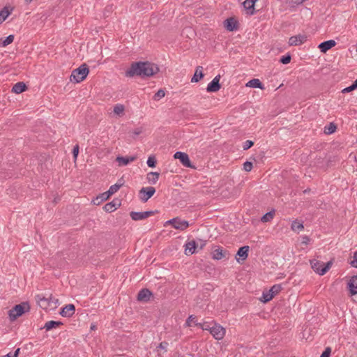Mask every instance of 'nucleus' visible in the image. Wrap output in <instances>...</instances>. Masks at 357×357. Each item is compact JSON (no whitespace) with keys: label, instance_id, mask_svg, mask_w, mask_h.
Wrapping results in <instances>:
<instances>
[{"label":"nucleus","instance_id":"13d9d810","mask_svg":"<svg viewBox=\"0 0 357 357\" xmlns=\"http://www.w3.org/2000/svg\"><path fill=\"white\" fill-rule=\"evenodd\" d=\"M107 195V192H104L102 193L100 196V198L101 199V201L102 200H106L109 197H105Z\"/></svg>","mask_w":357,"mask_h":357},{"label":"nucleus","instance_id":"72a5a7b5","mask_svg":"<svg viewBox=\"0 0 357 357\" xmlns=\"http://www.w3.org/2000/svg\"><path fill=\"white\" fill-rule=\"evenodd\" d=\"M14 40V36L9 35L7 36L2 42L0 43V47H6L7 45L11 44Z\"/></svg>","mask_w":357,"mask_h":357},{"label":"nucleus","instance_id":"4be33fe9","mask_svg":"<svg viewBox=\"0 0 357 357\" xmlns=\"http://www.w3.org/2000/svg\"><path fill=\"white\" fill-rule=\"evenodd\" d=\"M204 75L203 73V67L197 66L196 68L195 74L191 79V82H198L200 79L204 77Z\"/></svg>","mask_w":357,"mask_h":357},{"label":"nucleus","instance_id":"a878e982","mask_svg":"<svg viewBox=\"0 0 357 357\" xmlns=\"http://www.w3.org/2000/svg\"><path fill=\"white\" fill-rule=\"evenodd\" d=\"M246 86L251 87V88H256V89H264V84L259 79H252L250 80L247 84Z\"/></svg>","mask_w":357,"mask_h":357},{"label":"nucleus","instance_id":"de8ad7c7","mask_svg":"<svg viewBox=\"0 0 357 357\" xmlns=\"http://www.w3.org/2000/svg\"><path fill=\"white\" fill-rule=\"evenodd\" d=\"M350 264L351 266L357 268V250L354 252L353 259L351 261Z\"/></svg>","mask_w":357,"mask_h":357},{"label":"nucleus","instance_id":"a211bd4d","mask_svg":"<svg viewBox=\"0 0 357 357\" xmlns=\"http://www.w3.org/2000/svg\"><path fill=\"white\" fill-rule=\"evenodd\" d=\"M227 255V251L224 250L222 248L218 247L217 249L212 252V257L214 259L220 260L225 258Z\"/></svg>","mask_w":357,"mask_h":357},{"label":"nucleus","instance_id":"3c124183","mask_svg":"<svg viewBox=\"0 0 357 357\" xmlns=\"http://www.w3.org/2000/svg\"><path fill=\"white\" fill-rule=\"evenodd\" d=\"M78 153H79V146L76 145L74 146V148L73 149V157L75 159H76L77 158Z\"/></svg>","mask_w":357,"mask_h":357},{"label":"nucleus","instance_id":"b1692460","mask_svg":"<svg viewBox=\"0 0 357 357\" xmlns=\"http://www.w3.org/2000/svg\"><path fill=\"white\" fill-rule=\"evenodd\" d=\"M189 227V222L186 220H182L179 218H176V223L174 225L176 229L183 231Z\"/></svg>","mask_w":357,"mask_h":357},{"label":"nucleus","instance_id":"37998d69","mask_svg":"<svg viewBox=\"0 0 357 357\" xmlns=\"http://www.w3.org/2000/svg\"><path fill=\"white\" fill-rule=\"evenodd\" d=\"M254 145V142L252 140H246L243 145V150H248Z\"/></svg>","mask_w":357,"mask_h":357},{"label":"nucleus","instance_id":"8fccbe9b","mask_svg":"<svg viewBox=\"0 0 357 357\" xmlns=\"http://www.w3.org/2000/svg\"><path fill=\"white\" fill-rule=\"evenodd\" d=\"M109 189L114 194L120 189V185H112Z\"/></svg>","mask_w":357,"mask_h":357},{"label":"nucleus","instance_id":"bb28decb","mask_svg":"<svg viewBox=\"0 0 357 357\" xmlns=\"http://www.w3.org/2000/svg\"><path fill=\"white\" fill-rule=\"evenodd\" d=\"M159 176L160 173L151 172L147 174V179L149 183L155 184L158 181Z\"/></svg>","mask_w":357,"mask_h":357},{"label":"nucleus","instance_id":"f704fd0d","mask_svg":"<svg viewBox=\"0 0 357 357\" xmlns=\"http://www.w3.org/2000/svg\"><path fill=\"white\" fill-rule=\"evenodd\" d=\"M356 89H357V79L351 84V85L342 89V92L343 93H349Z\"/></svg>","mask_w":357,"mask_h":357},{"label":"nucleus","instance_id":"a19ab883","mask_svg":"<svg viewBox=\"0 0 357 357\" xmlns=\"http://www.w3.org/2000/svg\"><path fill=\"white\" fill-rule=\"evenodd\" d=\"M191 322H194L195 324L197 323V317L195 316L190 315L188 317V318L186 319L185 325L186 326H191Z\"/></svg>","mask_w":357,"mask_h":357},{"label":"nucleus","instance_id":"0e129e2a","mask_svg":"<svg viewBox=\"0 0 357 357\" xmlns=\"http://www.w3.org/2000/svg\"><path fill=\"white\" fill-rule=\"evenodd\" d=\"M140 132H141L140 131H137V130H136V131H135V132H134V133H135V135H139V134H140Z\"/></svg>","mask_w":357,"mask_h":357},{"label":"nucleus","instance_id":"39448f33","mask_svg":"<svg viewBox=\"0 0 357 357\" xmlns=\"http://www.w3.org/2000/svg\"><path fill=\"white\" fill-rule=\"evenodd\" d=\"M155 192L154 187H144L139 192V199L143 203L146 202Z\"/></svg>","mask_w":357,"mask_h":357},{"label":"nucleus","instance_id":"c85d7f7f","mask_svg":"<svg viewBox=\"0 0 357 357\" xmlns=\"http://www.w3.org/2000/svg\"><path fill=\"white\" fill-rule=\"evenodd\" d=\"M130 216L132 220L138 221L144 220L142 212L132 211L130 213Z\"/></svg>","mask_w":357,"mask_h":357},{"label":"nucleus","instance_id":"ddd939ff","mask_svg":"<svg viewBox=\"0 0 357 357\" xmlns=\"http://www.w3.org/2000/svg\"><path fill=\"white\" fill-rule=\"evenodd\" d=\"M121 204V200L119 199H115L112 200L111 202L106 204L103 208L106 212L111 213L114 211L116 208H118Z\"/></svg>","mask_w":357,"mask_h":357},{"label":"nucleus","instance_id":"2f4dec72","mask_svg":"<svg viewBox=\"0 0 357 357\" xmlns=\"http://www.w3.org/2000/svg\"><path fill=\"white\" fill-rule=\"evenodd\" d=\"M273 298V294L270 293L269 291H264L262 294V297L261 298V301L263 303H267L270 301Z\"/></svg>","mask_w":357,"mask_h":357},{"label":"nucleus","instance_id":"7ed1b4c3","mask_svg":"<svg viewBox=\"0 0 357 357\" xmlns=\"http://www.w3.org/2000/svg\"><path fill=\"white\" fill-rule=\"evenodd\" d=\"M89 73V69L88 66L86 63H83L79 68L72 71L70 80L71 82L79 83L86 77Z\"/></svg>","mask_w":357,"mask_h":357},{"label":"nucleus","instance_id":"4c0bfd02","mask_svg":"<svg viewBox=\"0 0 357 357\" xmlns=\"http://www.w3.org/2000/svg\"><path fill=\"white\" fill-rule=\"evenodd\" d=\"M165 96V92L163 89H159L153 97V99L155 101H158Z\"/></svg>","mask_w":357,"mask_h":357},{"label":"nucleus","instance_id":"338daca9","mask_svg":"<svg viewBox=\"0 0 357 357\" xmlns=\"http://www.w3.org/2000/svg\"><path fill=\"white\" fill-rule=\"evenodd\" d=\"M26 1H31L32 0H25Z\"/></svg>","mask_w":357,"mask_h":357},{"label":"nucleus","instance_id":"a18cd8bd","mask_svg":"<svg viewBox=\"0 0 357 357\" xmlns=\"http://www.w3.org/2000/svg\"><path fill=\"white\" fill-rule=\"evenodd\" d=\"M331 354V348L328 347L323 351L320 357H330Z\"/></svg>","mask_w":357,"mask_h":357},{"label":"nucleus","instance_id":"2eb2a0df","mask_svg":"<svg viewBox=\"0 0 357 357\" xmlns=\"http://www.w3.org/2000/svg\"><path fill=\"white\" fill-rule=\"evenodd\" d=\"M336 45V43L333 40H328L326 41H324L321 43L318 47L321 52L326 53L327 51L331 50L332 47H335Z\"/></svg>","mask_w":357,"mask_h":357},{"label":"nucleus","instance_id":"6e6d98bb","mask_svg":"<svg viewBox=\"0 0 357 357\" xmlns=\"http://www.w3.org/2000/svg\"><path fill=\"white\" fill-rule=\"evenodd\" d=\"M310 240V239L307 236H304L302 237V243L307 245L308 244Z\"/></svg>","mask_w":357,"mask_h":357},{"label":"nucleus","instance_id":"bf43d9fd","mask_svg":"<svg viewBox=\"0 0 357 357\" xmlns=\"http://www.w3.org/2000/svg\"><path fill=\"white\" fill-rule=\"evenodd\" d=\"M58 301H59V300H58V299H56V298H52V299H51V303H54V307H56V304L58 303Z\"/></svg>","mask_w":357,"mask_h":357},{"label":"nucleus","instance_id":"79ce46f5","mask_svg":"<svg viewBox=\"0 0 357 357\" xmlns=\"http://www.w3.org/2000/svg\"><path fill=\"white\" fill-rule=\"evenodd\" d=\"M195 326L200 327L204 331H210V328H211L208 322H204L203 324L201 323H195Z\"/></svg>","mask_w":357,"mask_h":357},{"label":"nucleus","instance_id":"603ef678","mask_svg":"<svg viewBox=\"0 0 357 357\" xmlns=\"http://www.w3.org/2000/svg\"><path fill=\"white\" fill-rule=\"evenodd\" d=\"M168 346V343L167 342H162L159 344L158 348L160 349L166 350V348Z\"/></svg>","mask_w":357,"mask_h":357},{"label":"nucleus","instance_id":"20e7f679","mask_svg":"<svg viewBox=\"0 0 357 357\" xmlns=\"http://www.w3.org/2000/svg\"><path fill=\"white\" fill-rule=\"evenodd\" d=\"M310 265L314 272L319 275H324L330 269L332 262L328 261L324 264L317 259H312L310 261Z\"/></svg>","mask_w":357,"mask_h":357},{"label":"nucleus","instance_id":"6ab92c4d","mask_svg":"<svg viewBox=\"0 0 357 357\" xmlns=\"http://www.w3.org/2000/svg\"><path fill=\"white\" fill-rule=\"evenodd\" d=\"M197 243L195 241H188L185 243V254L186 255H191L195 252V250L197 247Z\"/></svg>","mask_w":357,"mask_h":357},{"label":"nucleus","instance_id":"680f3d73","mask_svg":"<svg viewBox=\"0 0 357 357\" xmlns=\"http://www.w3.org/2000/svg\"><path fill=\"white\" fill-rule=\"evenodd\" d=\"M107 195L105 197H109L111 195H112L114 193L111 192V190L109 189L107 192Z\"/></svg>","mask_w":357,"mask_h":357},{"label":"nucleus","instance_id":"5701e85b","mask_svg":"<svg viewBox=\"0 0 357 357\" xmlns=\"http://www.w3.org/2000/svg\"><path fill=\"white\" fill-rule=\"evenodd\" d=\"M26 89L27 86L26 84L22 82H19L14 84L12 88V92L19 94L25 91Z\"/></svg>","mask_w":357,"mask_h":357},{"label":"nucleus","instance_id":"9d476101","mask_svg":"<svg viewBox=\"0 0 357 357\" xmlns=\"http://www.w3.org/2000/svg\"><path fill=\"white\" fill-rule=\"evenodd\" d=\"M307 40L306 35L298 34L289 38V45L291 46H298L304 43Z\"/></svg>","mask_w":357,"mask_h":357},{"label":"nucleus","instance_id":"58836bf2","mask_svg":"<svg viewBox=\"0 0 357 357\" xmlns=\"http://www.w3.org/2000/svg\"><path fill=\"white\" fill-rule=\"evenodd\" d=\"M273 212L271 211V212H268L266 214H264L261 217V220L263 222H266L270 221L271 219H273Z\"/></svg>","mask_w":357,"mask_h":357},{"label":"nucleus","instance_id":"052dcab7","mask_svg":"<svg viewBox=\"0 0 357 357\" xmlns=\"http://www.w3.org/2000/svg\"><path fill=\"white\" fill-rule=\"evenodd\" d=\"M199 241L201 242V243H200V249H202L205 246V245H206V241H202L201 239H199Z\"/></svg>","mask_w":357,"mask_h":357},{"label":"nucleus","instance_id":"09e8293b","mask_svg":"<svg viewBox=\"0 0 357 357\" xmlns=\"http://www.w3.org/2000/svg\"><path fill=\"white\" fill-rule=\"evenodd\" d=\"M19 352H20V348L17 349L14 353H9V354L3 356V357H17L19 355Z\"/></svg>","mask_w":357,"mask_h":357},{"label":"nucleus","instance_id":"393cba45","mask_svg":"<svg viewBox=\"0 0 357 357\" xmlns=\"http://www.w3.org/2000/svg\"><path fill=\"white\" fill-rule=\"evenodd\" d=\"M63 325V323L59 321H47L43 328H45L47 331H50L53 328H56Z\"/></svg>","mask_w":357,"mask_h":357},{"label":"nucleus","instance_id":"f03ea898","mask_svg":"<svg viewBox=\"0 0 357 357\" xmlns=\"http://www.w3.org/2000/svg\"><path fill=\"white\" fill-rule=\"evenodd\" d=\"M30 310V305L28 302H22L20 304L15 305L12 309L8 311L9 319L11 321L17 319V317L22 316L25 312Z\"/></svg>","mask_w":357,"mask_h":357},{"label":"nucleus","instance_id":"f3484780","mask_svg":"<svg viewBox=\"0 0 357 357\" xmlns=\"http://www.w3.org/2000/svg\"><path fill=\"white\" fill-rule=\"evenodd\" d=\"M135 156H117L116 158V161L119 163V166H126L130 162H133L136 160Z\"/></svg>","mask_w":357,"mask_h":357},{"label":"nucleus","instance_id":"473e14b6","mask_svg":"<svg viewBox=\"0 0 357 357\" xmlns=\"http://www.w3.org/2000/svg\"><path fill=\"white\" fill-rule=\"evenodd\" d=\"M124 110H125V107L123 105L116 104L114 107V112L119 116L123 114Z\"/></svg>","mask_w":357,"mask_h":357},{"label":"nucleus","instance_id":"cd10ccee","mask_svg":"<svg viewBox=\"0 0 357 357\" xmlns=\"http://www.w3.org/2000/svg\"><path fill=\"white\" fill-rule=\"evenodd\" d=\"M11 10L12 9L9 10L8 7H4L1 10H0V24L6 20L10 14Z\"/></svg>","mask_w":357,"mask_h":357},{"label":"nucleus","instance_id":"9b49d317","mask_svg":"<svg viewBox=\"0 0 357 357\" xmlns=\"http://www.w3.org/2000/svg\"><path fill=\"white\" fill-rule=\"evenodd\" d=\"M220 75H218L213 80L208 84L206 90L208 92H216L219 91L221 87L220 84Z\"/></svg>","mask_w":357,"mask_h":357},{"label":"nucleus","instance_id":"e2e57ef3","mask_svg":"<svg viewBox=\"0 0 357 357\" xmlns=\"http://www.w3.org/2000/svg\"><path fill=\"white\" fill-rule=\"evenodd\" d=\"M95 328H96V326L95 325H91V330H94Z\"/></svg>","mask_w":357,"mask_h":357},{"label":"nucleus","instance_id":"c9c22d12","mask_svg":"<svg viewBox=\"0 0 357 357\" xmlns=\"http://www.w3.org/2000/svg\"><path fill=\"white\" fill-rule=\"evenodd\" d=\"M146 163L149 167L153 168L156 166L157 160L154 155H150L148 158Z\"/></svg>","mask_w":357,"mask_h":357},{"label":"nucleus","instance_id":"c03bdc74","mask_svg":"<svg viewBox=\"0 0 357 357\" xmlns=\"http://www.w3.org/2000/svg\"><path fill=\"white\" fill-rule=\"evenodd\" d=\"M252 163L249 161H246L243 164V169L246 172H250L252 169Z\"/></svg>","mask_w":357,"mask_h":357},{"label":"nucleus","instance_id":"5fc2aeb1","mask_svg":"<svg viewBox=\"0 0 357 357\" xmlns=\"http://www.w3.org/2000/svg\"><path fill=\"white\" fill-rule=\"evenodd\" d=\"M305 1V0H291L290 3L293 5H300L303 3Z\"/></svg>","mask_w":357,"mask_h":357},{"label":"nucleus","instance_id":"49530a36","mask_svg":"<svg viewBox=\"0 0 357 357\" xmlns=\"http://www.w3.org/2000/svg\"><path fill=\"white\" fill-rule=\"evenodd\" d=\"M142 213H143L144 219H146V218L155 214L156 213H158V211H144Z\"/></svg>","mask_w":357,"mask_h":357},{"label":"nucleus","instance_id":"c756f323","mask_svg":"<svg viewBox=\"0 0 357 357\" xmlns=\"http://www.w3.org/2000/svg\"><path fill=\"white\" fill-rule=\"evenodd\" d=\"M337 129V126L331 122L328 126H325L324 128V132L327 135H331L335 132Z\"/></svg>","mask_w":357,"mask_h":357},{"label":"nucleus","instance_id":"7c9ffc66","mask_svg":"<svg viewBox=\"0 0 357 357\" xmlns=\"http://www.w3.org/2000/svg\"><path fill=\"white\" fill-rule=\"evenodd\" d=\"M291 228L294 231H299L302 230L304 228V227L302 222L298 220H294L291 223Z\"/></svg>","mask_w":357,"mask_h":357},{"label":"nucleus","instance_id":"e433bc0d","mask_svg":"<svg viewBox=\"0 0 357 357\" xmlns=\"http://www.w3.org/2000/svg\"><path fill=\"white\" fill-rule=\"evenodd\" d=\"M282 290L280 284H274L268 291L273 294V296L278 294Z\"/></svg>","mask_w":357,"mask_h":357},{"label":"nucleus","instance_id":"ea45409f","mask_svg":"<svg viewBox=\"0 0 357 357\" xmlns=\"http://www.w3.org/2000/svg\"><path fill=\"white\" fill-rule=\"evenodd\" d=\"M291 56L289 54H287L284 56H282L280 59V62L282 64H288L290 63L291 61Z\"/></svg>","mask_w":357,"mask_h":357},{"label":"nucleus","instance_id":"dca6fc26","mask_svg":"<svg viewBox=\"0 0 357 357\" xmlns=\"http://www.w3.org/2000/svg\"><path fill=\"white\" fill-rule=\"evenodd\" d=\"M257 0H245L243 3V6L247 11V13L250 15L255 14V4Z\"/></svg>","mask_w":357,"mask_h":357},{"label":"nucleus","instance_id":"1a4fd4ad","mask_svg":"<svg viewBox=\"0 0 357 357\" xmlns=\"http://www.w3.org/2000/svg\"><path fill=\"white\" fill-rule=\"evenodd\" d=\"M225 28L229 31H236L238 29V22L234 17H229L224 21Z\"/></svg>","mask_w":357,"mask_h":357},{"label":"nucleus","instance_id":"412c9836","mask_svg":"<svg viewBox=\"0 0 357 357\" xmlns=\"http://www.w3.org/2000/svg\"><path fill=\"white\" fill-rule=\"evenodd\" d=\"M250 247L248 245H244L241 247L237 251L236 255L239 257V259L245 261L248 257Z\"/></svg>","mask_w":357,"mask_h":357},{"label":"nucleus","instance_id":"423d86ee","mask_svg":"<svg viewBox=\"0 0 357 357\" xmlns=\"http://www.w3.org/2000/svg\"><path fill=\"white\" fill-rule=\"evenodd\" d=\"M210 329V333L217 340H222L225 335V329L222 326L216 323H215L214 326H211Z\"/></svg>","mask_w":357,"mask_h":357},{"label":"nucleus","instance_id":"864d4df0","mask_svg":"<svg viewBox=\"0 0 357 357\" xmlns=\"http://www.w3.org/2000/svg\"><path fill=\"white\" fill-rule=\"evenodd\" d=\"M175 223H176V218H172V219H171L169 220H167L165 225H172V227H174V225H175Z\"/></svg>","mask_w":357,"mask_h":357},{"label":"nucleus","instance_id":"0eeeda50","mask_svg":"<svg viewBox=\"0 0 357 357\" xmlns=\"http://www.w3.org/2000/svg\"><path fill=\"white\" fill-rule=\"evenodd\" d=\"M174 158L175 159H178L181 163L185 167H194L190 162L188 155L185 153L177 151L174 153Z\"/></svg>","mask_w":357,"mask_h":357},{"label":"nucleus","instance_id":"4d7b16f0","mask_svg":"<svg viewBox=\"0 0 357 357\" xmlns=\"http://www.w3.org/2000/svg\"><path fill=\"white\" fill-rule=\"evenodd\" d=\"M116 185H120V188L122 187L124 184V181L123 178H121L118 180L117 183H115Z\"/></svg>","mask_w":357,"mask_h":357},{"label":"nucleus","instance_id":"f257e3e1","mask_svg":"<svg viewBox=\"0 0 357 357\" xmlns=\"http://www.w3.org/2000/svg\"><path fill=\"white\" fill-rule=\"evenodd\" d=\"M158 70V67L154 63L148 61H139L132 63L125 74L128 77L134 76L144 77L152 76L157 73Z\"/></svg>","mask_w":357,"mask_h":357},{"label":"nucleus","instance_id":"69168bd1","mask_svg":"<svg viewBox=\"0 0 357 357\" xmlns=\"http://www.w3.org/2000/svg\"><path fill=\"white\" fill-rule=\"evenodd\" d=\"M310 190V189L305 190H304V192H305H305H308Z\"/></svg>","mask_w":357,"mask_h":357},{"label":"nucleus","instance_id":"f8f14e48","mask_svg":"<svg viewBox=\"0 0 357 357\" xmlns=\"http://www.w3.org/2000/svg\"><path fill=\"white\" fill-rule=\"evenodd\" d=\"M152 292L148 289H142L137 294V301L141 302H147L150 300Z\"/></svg>","mask_w":357,"mask_h":357},{"label":"nucleus","instance_id":"aec40b11","mask_svg":"<svg viewBox=\"0 0 357 357\" xmlns=\"http://www.w3.org/2000/svg\"><path fill=\"white\" fill-rule=\"evenodd\" d=\"M348 288L351 295L357 294V275L351 278L348 282Z\"/></svg>","mask_w":357,"mask_h":357},{"label":"nucleus","instance_id":"4468645a","mask_svg":"<svg viewBox=\"0 0 357 357\" xmlns=\"http://www.w3.org/2000/svg\"><path fill=\"white\" fill-rule=\"evenodd\" d=\"M75 312V307L73 304H68L61 308L60 314L64 317H70Z\"/></svg>","mask_w":357,"mask_h":357},{"label":"nucleus","instance_id":"6e6552de","mask_svg":"<svg viewBox=\"0 0 357 357\" xmlns=\"http://www.w3.org/2000/svg\"><path fill=\"white\" fill-rule=\"evenodd\" d=\"M52 295L49 298H46L42 294H38L36 296V300L39 306L44 309L47 310L51 305Z\"/></svg>","mask_w":357,"mask_h":357}]
</instances>
